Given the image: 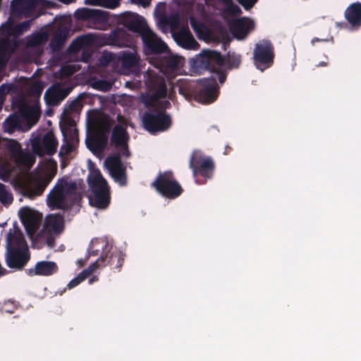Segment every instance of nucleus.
<instances>
[{
  "label": "nucleus",
  "instance_id": "1",
  "mask_svg": "<svg viewBox=\"0 0 361 361\" xmlns=\"http://www.w3.org/2000/svg\"><path fill=\"white\" fill-rule=\"evenodd\" d=\"M182 96L185 99L192 97L202 104H211L219 96V87L214 77L200 78L196 82L187 84L182 79Z\"/></svg>",
  "mask_w": 361,
  "mask_h": 361
},
{
  "label": "nucleus",
  "instance_id": "2",
  "mask_svg": "<svg viewBox=\"0 0 361 361\" xmlns=\"http://www.w3.org/2000/svg\"><path fill=\"white\" fill-rule=\"evenodd\" d=\"M56 171V163L53 160H48L40 164L35 173L23 183L24 192L29 197L41 195L54 178Z\"/></svg>",
  "mask_w": 361,
  "mask_h": 361
},
{
  "label": "nucleus",
  "instance_id": "3",
  "mask_svg": "<svg viewBox=\"0 0 361 361\" xmlns=\"http://www.w3.org/2000/svg\"><path fill=\"white\" fill-rule=\"evenodd\" d=\"M87 124L93 135L87 138L86 145L94 153L99 152L106 144L103 133L108 128V118L100 111L93 110L87 113Z\"/></svg>",
  "mask_w": 361,
  "mask_h": 361
},
{
  "label": "nucleus",
  "instance_id": "4",
  "mask_svg": "<svg viewBox=\"0 0 361 361\" xmlns=\"http://www.w3.org/2000/svg\"><path fill=\"white\" fill-rule=\"evenodd\" d=\"M7 263L11 268H21L28 259L27 245L22 233L17 228L10 230L6 238Z\"/></svg>",
  "mask_w": 361,
  "mask_h": 361
},
{
  "label": "nucleus",
  "instance_id": "5",
  "mask_svg": "<svg viewBox=\"0 0 361 361\" xmlns=\"http://www.w3.org/2000/svg\"><path fill=\"white\" fill-rule=\"evenodd\" d=\"M89 183L92 189L90 204L98 208L107 207L109 202L107 184L97 169H91Z\"/></svg>",
  "mask_w": 361,
  "mask_h": 361
},
{
  "label": "nucleus",
  "instance_id": "6",
  "mask_svg": "<svg viewBox=\"0 0 361 361\" xmlns=\"http://www.w3.org/2000/svg\"><path fill=\"white\" fill-rule=\"evenodd\" d=\"M190 166L194 176H200L204 181L196 179L198 184H204L207 180L212 179L216 169L215 161L210 156L205 155L200 149L194 150L190 159Z\"/></svg>",
  "mask_w": 361,
  "mask_h": 361
},
{
  "label": "nucleus",
  "instance_id": "7",
  "mask_svg": "<svg viewBox=\"0 0 361 361\" xmlns=\"http://www.w3.org/2000/svg\"><path fill=\"white\" fill-rule=\"evenodd\" d=\"M76 185L66 180H60L47 197V205L52 209H63L69 204L73 199Z\"/></svg>",
  "mask_w": 361,
  "mask_h": 361
},
{
  "label": "nucleus",
  "instance_id": "8",
  "mask_svg": "<svg viewBox=\"0 0 361 361\" xmlns=\"http://www.w3.org/2000/svg\"><path fill=\"white\" fill-rule=\"evenodd\" d=\"M225 57L216 51L206 50L190 61V71L192 73L201 74L208 70L211 72L214 66L224 65Z\"/></svg>",
  "mask_w": 361,
  "mask_h": 361
},
{
  "label": "nucleus",
  "instance_id": "9",
  "mask_svg": "<svg viewBox=\"0 0 361 361\" xmlns=\"http://www.w3.org/2000/svg\"><path fill=\"white\" fill-rule=\"evenodd\" d=\"M274 47L269 39H262L255 44L253 59L258 69L264 71L271 67L274 64Z\"/></svg>",
  "mask_w": 361,
  "mask_h": 361
},
{
  "label": "nucleus",
  "instance_id": "10",
  "mask_svg": "<svg viewBox=\"0 0 361 361\" xmlns=\"http://www.w3.org/2000/svg\"><path fill=\"white\" fill-rule=\"evenodd\" d=\"M64 228V221L59 214L48 215L44 224V228L41 233V238L46 240L49 247L54 245V235L61 233Z\"/></svg>",
  "mask_w": 361,
  "mask_h": 361
},
{
  "label": "nucleus",
  "instance_id": "11",
  "mask_svg": "<svg viewBox=\"0 0 361 361\" xmlns=\"http://www.w3.org/2000/svg\"><path fill=\"white\" fill-rule=\"evenodd\" d=\"M156 190L166 197H175L179 195V186L169 171L160 173L152 183Z\"/></svg>",
  "mask_w": 361,
  "mask_h": 361
},
{
  "label": "nucleus",
  "instance_id": "12",
  "mask_svg": "<svg viewBox=\"0 0 361 361\" xmlns=\"http://www.w3.org/2000/svg\"><path fill=\"white\" fill-rule=\"evenodd\" d=\"M121 124L116 125L113 130L111 145L114 146L122 155L129 156L128 140L129 136L126 131V123L124 118L118 117Z\"/></svg>",
  "mask_w": 361,
  "mask_h": 361
},
{
  "label": "nucleus",
  "instance_id": "13",
  "mask_svg": "<svg viewBox=\"0 0 361 361\" xmlns=\"http://www.w3.org/2000/svg\"><path fill=\"white\" fill-rule=\"evenodd\" d=\"M18 215L27 234L31 237L38 226L40 214L31 207H23L18 211Z\"/></svg>",
  "mask_w": 361,
  "mask_h": 361
},
{
  "label": "nucleus",
  "instance_id": "14",
  "mask_svg": "<svg viewBox=\"0 0 361 361\" xmlns=\"http://www.w3.org/2000/svg\"><path fill=\"white\" fill-rule=\"evenodd\" d=\"M6 145L12 158L18 165L25 169H29L32 166L35 162V157L29 153L23 152L16 141L8 140Z\"/></svg>",
  "mask_w": 361,
  "mask_h": 361
},
{
  "label": "nucleus",
  "instance_id": "15",
  "mask_svg": "<svg viewBox=\"0 0 361 361\" xmlns=\"http://www.w3.org/2000/svg\"><path fill=\"white\" fill-rule=\"evenodd\" d=\"M254 28V22L247 18L234 20L229 26L231 33L238 40L245 39Z\"/></svg>",
  "mask_w": 361,
  "mask_h": 361
},
{
  "label": "nucleus",
  "instance_id": "16",
  "mask_svg": "<svg viewBox=\"0 0 361 361\" xmlns=\"http://www.w3.org/2000/svg\"><path fill=\"white\" fill-rule=\"evenodd\" d=\"M32 149L34 153L41 156L44 154L54 153L56 142L52 133H46L42 140H34L32 142Z\"/></svg>",
  "mask_w": 361,
  "mask_h": 361
},
{
  "label": "nucleus",
  "instance_id": "17",
  "mask_svg": "<svg viewBox=\"0 0 361 361\" xmlns=\"http://www.w3.org/2000/svg\"><path fill=\"white\" fill-rule=\"evenodd\" d=\"M143 123L148 131L154 133L167 129L171 123L169 118L161 114L158 116L146 114L143 118Z\"/></svg>",
  "mask_w": 361,
  "mask_h": 361
},
{
  "label": "nucleus",
  "instance_id": "18",
  "mask_svg": "<svg viewBox=\"0 0 361 361\" xmlns=\"http://www.w3.org/2000/svg\"><path fill=\"white\" fill-rule=\"evenodd\" d=\"M105 166L116 182L120 184L124 183V169L118 157L114 156L108 158L105 161Z\"/></svg>",
  "mask_w": 361,
  "mask_h": 361
},
{
  "label": "nucleus",
  "instance_id": "19",
  "mask_svg": "<svg viewBox=\"0 0 361 361\" xmlns=\"http://www.w3.org/2000/svg\"><path fill=\"white\" fill-rule=\"evenodd\" d=\"M344 16L353 28L358 29L361 26V2L350 4L345 10Z\"/></svg>",
  "mask_w": 361,
  "mask_h": 361
},
{
  "label": "nucleus",
  "instance_id": "20",
  "mask_svg": "<svg viewBox=\"0 0 361 361\" xmlns=\"http://www.w3.org/2000/svg\"><path fill=\"white\" fill-rule=\"evenodd\" d=\"M141 35L145 44L152 51L161 52L165 50V44L150 29L144 28Z\"/></svg>",
  "mask_w": 361,
  "mask_h": 361
},
{
  "label": "nucleus",
  "instance_id": "21",
  "mask_svg": "<svg viewBox=\"0 0 361 361\" xmlns=\"http://www.w3.org/2000/svg\"><path fill=\"white\" fill-rule=\"evenodd\" d=\"M57 267L54 262H40L34 268L30 269L29 274L30 276H49L55 273Z\"/></svg>",
  "mask_w": 361,
  "mask_h": 361
},
{
  "label": "nucleus",
  "instance_id": "22",
  "mask_svg": "<svg viewBox=\"0 0 361 361\" xmlns=\"http://www.w3.org/2000/svg\"><path fill=\"white\" fill-rule=\"evenodd\" d=\"M20 110L23 118L28 123V128L37 123L40 115L39 108L37 104H35L32 106H22Z\"/></svg>",
  "mask_w": 361,
  "mask_h": 361
},
{
  "label": "nucleus",
  "instance_id": "23",
  "mask_svg": "<svg viewBox=\"0 0 361 361\" xmlns=\"http://www.w3.org/2000/svg\"><path fill=\"white\" fill-rule=\"evenodd\" d=\"M67 93H64L59 86L56 85L49 89L45 94L46 102L49 104H56L66 96Z\"/></svg>",
  "mask_w": 361,
  "mask_h": 361
},
{
  "label": "nucleus",
  "instance_id": "24",
  "mask_svg": "<svg viewBox=\"0 0 361 361\" xmlns=\"http://www.w3.org/2000/svg\"><path fill=\"white\" fill-rule=\"evenodd\" d=\"M199 46L198 42L182 23V48L190 50H196L198 49Z\"/></svg>",
  "mask_w": 361,
  "mask_h": 361
},
{
  "label": "nucleus",
  "instance_id": "25",
  "mask_svg": "<svg viewBox=\"0 0 361 361\" xmlns=\"http://www.w3.org/2000/svg\"><path fill=\"white\" fill-rule=\"evenodd\" d=\"M97 262H94L87 269L82 271L79 274L75 279H73L68 284V287L69 288H73L75 286L80 284L82 281H84L90 274H92L94 271L97 268Z\"/></svg>",
  "mask_w": 361,
  "mask_h": 361
},
{
  "label": "nucleus",
  "instance_id": "26",
  "mask_svg": "<svg viewBox=\"0 0 361 361\" xmlns=\"http://www.w3.org/2000/svg\"><path fill=\"white\" fill-rule=\"evenodd\" d=\"M168 23L171 28V34L178 44H180V36L179 35V16L174 15L169 18Z\"/></svg>",
  "mask_w": 361,
  "mask_h": 361
},
{
  "label": "nucleus",
  "instance_id": "27",
  "mask_svg": "<svg viewBox=\"0 0 361 361\" xmlns=\"http://www.w3.org/2000/svg\"><path fill=\"white\" fill-rule=\"evenodd\" d=\"M190 25L193 30L196 32L200 38H203L207 36L209 33L208 28L202 22L197 20L194 18H190Z\"/></svg>",
  "mask_w": 361,
  "mask_h": 361
},
{
  "label": "nucleus",
  "instance_id": "28",
  "mask_svg": "<svg viewBox=\"0 0 361 361\" xmlns=\"http://www.w3.org/2000/svg\"><path fill=\"white\" fill-rule=\"evenodd\" d=\"M241 63V57L235 53H228L227 65L230 69L238 68Z\"/></svg>",
  "mask_w": 361,
  "mask_h": 361
},
{
  "label": "nucleus",
  "instance_id": "29",
  "mask_svg": "<svg viewBox=\"0 0 361 361\" xmlns=\"http://www.w3.org/2000/svg\"><path fill=\"white\" fill-rule=\"evenodd\" d=\"M224 65L219 66L216 65L214 66L215 70H212V73H216L218 75V80L221 84H223L226 80L227 73L226 71L223 68Z\"/></svg>",
  "mask_w": 361,
  "mask_h": 361
},
{
  "label": "nucleus",
  "instance_id": "30",
  "mask_svg": "<svg viewBox=\"0 0 361 361\" xmlns=\"http://www.w3.org/2000/svg\"><path fill=\"white\" fill-rule=\"evenodd\" d=\"M0 201L4 204L10 203L12 201L11 194L6 190L5 187L0 183Z\"/></svg>",
  "mask_w": 361,
  "mask_h": 361
},
{
  "label": "nucleus",
  "instance_id": "31",
  "mask_svg": "<svg viewBox=\"0 0 361 361\" xmlns=\"http://www.w3.org/2000/svg\"><path fill=\"white\" fill-rule=\"evenodd\" d=\"M16 123L17 122L15 118H8L4 122L3 128L6 132L10 133L14 130L16 126Z\"/></svg>",
  "mask_w": 361,
  "mask_h": 361
},
{
  "label": "nucleus",
  "instance_id": "32",
  "mask_svg": "<svg viewBox=\"0 0 361 361\" xmlns=\"http://www.w3.org/2000/svg\"><path fill=\"white\" fill-rule=\"evenodd\" d=\"M119 0H96L93 4L102 5L108 8H115L118 6Z\"/></svg>",
  "mask_w": 361,
  "mask_h": 361
},
{
  "label": "nucleus",
  "instance_id": "33",
  "mask_svg": "<svg viewBox=\"0 0 361 361\" xmlns=\"http://www.w3.org/2000/svg\"><path fill=\"white\" fill-rule=\"evenodd\" d=\"M238 3L246 10L254 6L257 0H237Z\"/></svg>",
  "mask_w": 361,
  "mask_h": 361
},
{
  "label": "nucleus",
  "instance_id": "34",
  "mask_svg": "<svg viewBox=\"0 0 361 361\" xmlns=\"http://www.w3.org/2000/svg\"><path fill=\"white\" fill-rule=\"evenodd\" d=\"M95 86L97 88H98L101 90L106 91L110 88L111 85H110V83H108V82H98L95 84Z\"/></svg>",
  "mask_w": 361,
  "mask_h": 361
},
{
  "label": "nucleus",
  "instance_id": "35",
  "mask_svg": "<svg viewBox=\"0 0 361 361\" xmlns=\"http://www.w3.org/2000/svg\"><path fill=\"white\" fill-rule=\"evenodd\" d=\"M75 71V68L73 66H68L62 69V74L63 75H68L73 73Z\"/></svg>",
  "mask_w": 361,
  "mask_h": 361
},
{
  "label": "nucleus",
  "instance_id": "36",
  "mask_svg": "<svg viewBox=\"0 0 361 361\" xmlns=\"http://www.w3.org/2000/svg\"><path fill=\"white\" fill-rule=\"evenodd\" d=\"M111 54H105L102 56V58L101 59V63L103 65V66H105L111 60Z\"/></svg>",
  "mask_w": 361,
  "mask_h": 361
},
{
  "label": "nucleus",
  "instance_id": "37",
  "mask_svg": "<svg viewBox=\"0 0 361 361\" xmlns=\"http://www.w3.org/2000/svg\"><path fill=\"white\" fill-rule=\"evenodd\" d=\"M133 3L142 5L143 7H147L149 5V2L147 0H131Z\"/></svg>",
  "mask_w": 361,
  "mask_h": 361
},
{
  "label": "nucleus",
  "instance_id": "38",
  "mask_svg": "<svg viewBox=\"0 0 361 361\" xmlns=\"http://www.w3.org/2000/svg\"><path fill=\"white\" fill-rule=\"evenodd\" d=\"M34 89L37 94H39L43 89V87L39 83H36L34 85Z\"/></svg>",
  "mask_w": 361,
  "mask_h": 361
},
{
  "label": "nucleus",
  "instance_id": "39",
  "mask_svg": "<svg viewBox=\"0 0 361 361\" xmlns=\"http://www.w3.org/2000/svg\"><path fill=\"white\" fill-rule=\"evenodd\" d=\"M28 26H29L28 23H24L19 25L18 29L21 32V31H23L24 30H26L28 27Z\"/></svg>",
  "mask_w": 361,
  "mask_h": 361
},
{
  "label": "nucleus",
  "instance_id": "40",
  "mask_svg": "<svg viewBox=\"0 0 361 361\" xmlns=\"http://www.w3.org/2000/svg\"><path fill=\"white\" fill-rule=\"evenodd\" d=\"M327 39H319L318 37H314L312 41H311V43L312 44H314L315 42H326Z\"/></svg>",
  "mask_w": 361,
  "mask_h": 361
},
{
  "label": "nucleus",
  "instance_id": "41",
  "mask_svg": "<svg viewBox=\"0 0 361 361\" xmlns=\"http://www.w3.org/2000/svg\"><path fill=\"white\" fill-rule=\"evenodd\" d=\"M232 151V148L228 146V145H226V147H225V149H224V154L225 155H227L228 154L231 152Z\"/></svg>",
  "mask_w": 361,
  "mask_h": 361
},
{
  "label": "nucleus",
  "instance_id": "42",
  "mask_svg": "<svg viewBox=\"0 0 361 361\" xmlns=\"http://www.w3.org/2000/svg\"><path fill=\"white\" fill-rule=\"evenodd\" d=\"M10 89H11V87L9 86H4V85L1 86V90L4 92H9Z\"/></svg>",
  "mask_w": 361,
  "mask_h": 361
},
{
  "label": "nucleus",
  "instance_id": "43",
  "mask_svg": "<svg viewBox=\"0 0 361 361\" xmlns=\"http://www.w3.org/2000/svg\"><path fill=\"white\" fill-rule=\"evenodd\" d=\"M336 25H337L338 27H340L341 28L346 27H347V23H345V22L337 23Z\"/></svg>",
  "mask_w": 361,
  "mask_h": 361
},
{
  "label": "nucleus",
  "instance_id": "44",
  "mask_svg": "<svg viewBox=\"0 0 361 361\" xmlns=\"http://www.w3.org/2000/svg\"><path fill=\"white\" fill-rule=\"evenodd\" d=\"M319 66H327V63L326 62H321V63H319Z\"/></svg>",
  "mask_w": 361,
  "mask_h": 361
},
{
  "label": "nucleus",
  "instance_id": "45",
  "mask_svg": "<svg viewBox=\"0 0 361 361\" xmlns=\"http://www.w3.org/2000/svg\"><path fill=\"white\" fill-rule=\"evenodd\" d=\"M5 273L4 270L0 267V276L4 275Z\"/></svg>",
  "mask_w": 361,
  "mask_h": 361
},
{
  "label": "nucleus",
  "instance_id": "46",
  "mask_svg": "<svg viewBox=\"0 0 361 361\" xmlns=\"http://www.w3.org/2000/svg\"><path fill=\"white\" fill-rule=\"evenodd\" d=\"M63 2L66 3V4H68L71 1H73V0H61Z\"/></svg>",
  "mask_w": 361,
  "mask_h": 361
},
{
  "label": "nucleus",
  "instance_id": "47",
  "mask_svg": "<svg viewBox=\"0 0 361 361\" xmlns=\"http://www.w3.org/2000/svg\"><path fill=\"white\" fill-rule=\"evenodd\" d=\"M95 280H96V279H94V278H92L91 279H90L89 282H90V283H93Z\"/></svg>",
  "mask_w": 361,
  "mask_h": 361
},
{
  "label": "nucleus",
  "instance_id": "48",
  "mask_svg": "<svg viewBox=\"0 0 361 361\" xmlns=\"http://www.w3.org/2000/svg\"><path fill=\"white\" fill-rule=\"evenodd\" d=\"M181 74H182V75H186V73L184 71L182 70Z\"/></svg>",
  "mask_w": 361,
  "mask_h": 361
},
{
  "label": "nucleus",
  "instance_id": "49",
  "mask_svg": "<svg viewBox=\"0 0 361 361\" xmlns=\"http://www.w3.org/2000/svg\"><path fill=\"white\" fill-rule=\"evenodd\" d=\"M182 61L185 60V58L183 56L181 57Z\"/></svg>",
  "mask_w": 361,
  "mask_h": 361
},
{
  "label": "nucleus",
  "instance_id": "50",
  "mask_svg": "<svg viewBox=\"0 0 361 361\" xmlns=\"http://www.w3.org/2000/svg\"><path fill=\"white\" fill-rule=\"evenodd\" d=\"M183 6V0H182V6Z\"/></svg>",
  "mask_w": 361,
  "mask_h": 361
}]
</instances>
